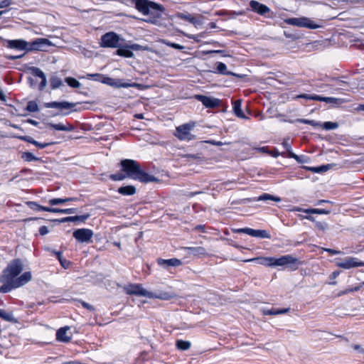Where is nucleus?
Segmentation results:
<instances>
[{"mask_svg":"<svg viewBox=\"0 0 364 364\" xmlns=\"http://www.w3.org/2000/svg\"><path fill=\"white\" fill-rule=\"evenodd\" d=\"M23 264L20 258L11 260L0 274V293L6 294L21 287L32 279L31 272H24Z\"/></svg>","mask_w":364,"mask_h":364,"instance_id":"obj_1","label":"nucleus"},{"mask_svg":"<svg viewBox=\"0 0 364 364\" xmlns=\"http://www.w3.org/2000/svg\"><path fill=\"white\" fill-rule=\"evenodd\" d=\"M122 170L110 176L113 181H122L127 178L136 179L142 183H149L156 181L157 179L154 176L144 171L140 165L134 160L124 159L120 162Z\"/></svg>","mask_w":364,"mask_h":364,"instance_id":"obj_2","label":"nucleus"},{"mask_svg":"<svg viewBox=\"0 0 364 364\" xmlns=\"http://www.w3.org/2000/svg\"><path fill=\"white\" fill-rule=\"evenodd\" d=\"M259 260V264L267 267H284L286 266L291 271H295L299 268L301 262L298 258L291 255H284L279 257H264L250 259Z\"/></svg>","mask_w":364,"mask_h":364,"instance_id":"obj_3","label":"nucleus"},{"mask_svg":"<svg viewBox=\"0 0 364 364\" xmlns=\"http://www.w3.org/2000/svg\"><path fill=\"white\" fill-rule=\"evenodd\" d=\"M291 208L287 209L289 211L304 212L306 213V215H301V218L306 219L310 221H315V218L312 216V214H325L327 215L331 213L330 209L326 208H306L304 209L299 206H291Z\"/></svg>","mask_w":364,"mask_h":364,"instance_id":"obj_4","label":"nucleus"},{"mask_svg":"<svg viewBox=\"0 0 364 364\" xmlns=\"http://www.w3.org/2000/svg\"><path fill=\"white\" fill-rule=\"evenodd\" d=\"M124 291L127 295H134L148 298L152 296L151 291L144 289L141 284H129L124 287Z\"/></svg>","mask_w":364,"mask_h":364,"instance_id":"obj_5","label":"nucleus"},{"mask_svg":"<svg viewBox=\"0 0 364 364\" xmlns=\"http://www.w3.org/2000/svg\"><path fill=\"white\" fill-rule=\"evenodd\" d=\"M122 38L119 35L114 32H108L101 37L100 43L101 47L104 48H118L120 46Z\"/></svg>","mask_w":364,"mask_h":364,"instance_id":"obj_6","label":"nucleus"},{"mask_svg":"<svg viewBox=\"0 0 364 364\" xmlns=\"http://www.w3.org/2000/svg\"><path fill=\"white\" fill-rule=\"evenodd\" d=\"M94 232L91 229L85 228L75 229L73 232V237L77 242L86 244L92 242V238Z\"/></svg>","mask_w":364,"mask_h":364,"instance_id":"obj_7","label":"nucleus"},{"mask_svg":"<svg viewBox=\"0 0 364 364\" xmlns=\"http://www.w3.org/2000/svg\"><path fill=\"white\" fill-rule=\"evenodd\" d=\"M194 127V124H184L176 127L175 136L181 141H191L195 139L191 134V130Z\"/></svg>","mask_w":364,"mask_h":364,"instance_id":"obj_8","label":"nucleus"},{"mask_svg":"<svg viewBox=\"0 0 364 364\" xmlns=\"http://www.w3.org/2000/svg\"><path fill=\"white\" fill-rule=\"evenodd\" d=\"M136 8L144 14H149L151 9L160 10V5L147 0H136Z\"/></svg>","mask_w":364,"mask_h":364,"instance_id":"obj_9","label":"nucleus"},{"mask_svg":"<svg viewBox=\"0 0 364 364\" xmlns=\"http://www.w3.org/2000/svg\"><path fill=\"white\" fill-rule=\"evenodd\" d=\"M336 266L344 269H350L354 267H364V262L357 257H349L337 262Z\"/></svg>","mask_w":364,"mask_h":364,"instance_id":"obj_10","label":"nucleus"},{"mask_svg":"<svg viewBox=\"0 0 364 364\" xmlns=\"http://www.w3.org/2000/svg\"><path fill=\"white\" fill-rule=\"evenodd\" d=\"M286 22L289 25L299 26V27H306L309 28H315L317 26L313 23L311 20L308 18L301 17V18H290L286 20Z\"/></svg>","mask_w":364,"mask_h":364,"instance_id":"obj_11","label":"nucleus"},{"mask_svg":"<svg viewBox=\"0 0 364 364\" xmlns=\"http://www.w3.org/2000/svg\"><path fill=\"white\" fill-rule=\"evenodd\" d=\"M269 201L280 203L282 202V199L279 197H277L268 193H264L257 198H245L243 199L242 203H257V202H263V203H269Z\"/></svg>","mask_w":364,"mask_h":364,"instance_id":"obj_12","label":"nucleus"},{"mask_svg":"<svg viewBox=\"0 0 364 364\" xmlns=\"http://www.w3.org/2000/svg\"><path fill=\"white\" fill-rule=\"evenodd\" d=\"M90 217L89 213H85L82 215H76L72 216H66L60 219L55 220V221L59 223H74L75 224H80L85 223Z\"/></svg>","mask_w":364,"mask_h":364,"instance_id":"obj_13","label":"nucleus"},{"mask_svg":"<svg viewBox=\"0 0 364 364\" xmlns=\"http://www.w3.org/2000/svg\"><path fill=\"white\" fill-rule=\"evenodd\" d=\"M51 45V42L46 38H37L33 42L29 43V48H28V50L29 52L33 50L44 51L46 50V48Z\"/></svg>","mask_w":364,"mask_h":364,"instance_id":"obj_14","label":"nucleus"},{"mask_svg":"<svg viewBox=\"0 0 364 364\" xmlns=\"http://www.w3.org/2000/svg\"><path fill=\"white\" fill-rule=\"evenodd\" d=\"M156 262L158 265L166 269L169 267H179L182 264L181 260L175 257L170 259L158 258Z\"/></svg>","mask_w":364,"mask_h":364,"instance_id":"obj_15","label":"nucleus"},{"mask_svg":"<svg viewBox=\"0 0 364 364\" xmlns=\"http://www.w3.org/2000/svg\"><path fill=\"white\" fill-rule=\"evenodd\" d=\"M195 97L201 102L203 105L208 108H214L220 105V100L215 97L201 95H196Z\"/></svg>","mask_w":364,"mask_h":364,"instance_id":"obj_16","label":"nucleus"},{"mask_svg":"<svg viewBox=\"0 0 364 364\" xmlns=\"http://www.w3.org/2000/svg\"><path fill=\"white\" fill-rule=\"evenodd\" d=\"M105 82L113 87L119 88V87H141V85L140 84L133 82V83H126L122 82L120 80L112 79V78H107Z\"/></svg>","mask_w":364,"mask_h":364,"instance_id":"obj_17","label":"nucleus"},{"mask_svg":"<svg viewBox=\"0 0 364 364\" xmlns=\"http://www.w3.org/2000/svg\"><path fill=\"white\" fill-rule=\"evenodd\" d=\"M69 329H70V327L68 326H65L59 328L56 331V333H55L56 340L58 341L63 343H69L72 339L71 336H67V331Z\"/></svg>","mask_w":364,"mask_h":364,"instance_id":"obj_18","label":"nucleus"},{"mask_svg":"<svg viewBox=\"0 0 364 364\" xmlns=\"http://www.w3.org/2000/svg\"><path fill=\"white\" fill-rule=\"evenodd\" d=\"M8 46L18 50H24V53L29 52V43L24 40H11L8 42Z\"/></svg>","mask_w":364,"mask_h":364,"instance_id":"obj_19","label":"nucleus"},{"mask_svg":"<svg viewBox=\"0 0 364 364\" xmlns=\"http://www.w3.org/2000/svg\"><path fill=\"white\" fill-rule=\"evenodd\" d=\"M290 311V308H262L261 312L264 316H276L279 314H287Z\"/></svg>","mask_w":364,"mask_h":364,"instance_id":"obj_20","label":"nucleus"},{"mask_svg":"<svg viewBox=\"0 0 364 364\" xmlns=\"http://www.w3.org/2000/svg\"><path fill=\"white\" fill-rule=\"evenodd\" d=\"M184 250L188 255L196 256L198 257H200L201 256H205L208 255L205 248L202 246L186 247H184Z\"/></svg>","mask_w":364,"mask_h":364,"instance_id":"obj_21","label":"nucleus"},{"mask_svg":"<svg viewBox=\"0 0 364 364\" xmlns=\"http://www.w3.org/2000/svg\"><path fill=\"white\" fill-rule=\"evenodd\" d=\"M250 6L252 11L257 12L260 15H263L269 11V9L267 6L260 4L257 1H251L250 3Z\"/></svg>","mask_w":364,"mask_h":364,"instance_id":"obj_22","label":"nucleus"},{"mask_svg":"<svg viewBox=\"0 0 364 364\" xmlns=\"http://www.w3.org/2000/svg\"><path fill=\"white\" fill-rule=\"evenodd\" d=\"M75 106L74 103L68 102H52L45 103V107L47 108H57V109H69Z\"/></svg>","mask_w":364,"mask_h":364,"instance_id":"obj_23","label":"nucleus"},{"mask_svg":"<svg viewBox=\"0 0 364 364\" xmlns=\"http://www.w3.org/2000/svg\"><path fill=\"white\" fill-rule=\"evenodd\" d=\"M52 253L53 255H55L56 256V259L58 260V262H60V265L64 268V269H68L70 267V264H71V262L65 259L63 257V252L60 251V250H53L52 251Z\"/></svg>","mask_w":364,"mask_h":364,"instance_id":"obj_24","label":"nucleus"},{"mask_svg":"<svg viewBox=\"0 0 364 364\" xmlns=\"http://www.w3.org/2000/svg\"><path fill=\"white\" fill-rule=\"evenodd\" d=\"M152 296H149V299H159L161 300H171L175 297V294L173 293L167 292V291H161L158 294L152 292Z\"/></svg>","mask_w":364,"mask_h":364,"instance_id":"obj_25","label":"nucleus"},{"mask_svg":"<svg viewBox=\"0 0 364 364\" xmlns=\"http://www.w3.org/2000/svg\"><path fill=\"white\" fill-rule=\"evenodd\" d=\"M251 237L260 238V239H271L272 236L270 233L266 230L262 229H253Z\"/></svg>","mask_w":364,"mask_h":364,"instance_id":"obj_26","label":"nucleus"},{"mask_svg":"<svg viewBox=\"0 0 364 364\" xmlns=\"http://www.w3.org/2000/svg\"><path fill=\"white\" fill-rule=\"evenodd\" d=\"M0 318L5 321L12 323L18 322L16 318L14 317L12 312H7L4 309H0Z\"/></svg>","mask_w":364,"mask_h":364,"instance_id":"obj_27","label":"nucleus"},{"mask_svg":"<svg viewBox=\"0 0 364 364\" xmlns=\"http://www.w3.org/2000/svg\"><path fill=\"white\" fill-rule=\"evenodd\" d=\"M33 210L37 211H46L54 213H63V208H54L53 206H31Z\"/></svg>","mask_w":364,"mask_h":364,"instance_id":"obj_28","label":"nucleus"},{"mask_svg":"<svg viewBox=\"0 0 364 364\" xmlns=\"http://www.w3.org/2000/svg\"><path fill=\"white\" fill-rule=\"evenodd\" d=\"M191 346V343L188 341H185L182 339H178L176 341V347L179 350H187Z\"/></svg>","mask_w":364,"mask_h":364,"instance_id":"obj_29","label":"nucleus"},{"mask_svg":"<svg viewBox=\"0 0 364 364\" xmlns=\"http://www.w3.org/2000/svg\"><path fill=\"white\" fill-rule=\"evenodd\" d=\"M119 193L124 196H132L134 195L136 192V188L134 186H127L120 187L118 189Z\"/></svg>","mask_w":364,"mask_h":364,"instance_id":"obj_30","label":"nucleus"},{"mask_svg":"<svg viewBox=\"0 0 364 364\" xmlns=\"http://www.w3.org/2000/svg\"><path fill=\"white\" fill-rule=\"evenodd\" d=\"M233 109L235 114L240 118L242 119H247V117L244 114L241 109V101L236 100L234 102Z\"/></svg>","mask_w":364,"mask_h":364,"instance_id":"obj_31","label":"nucleus"},{"mask_svg":"<svg viewBox=\"0 0 364 364\" xmlns=\"http://www.w3.org/2000/svg\"><path fill=\"white\" fill-rule=\"evenodd\" d=\"M68 202H77L75 198H53L49 200L50 205H56L58 203H65Z\"/></svg>","mask_w":364,"mask_h":364,"instance_id":"obj_32","label":"nucleus"},{"mask_svg":"<svg viewBox=\"0 0 364 364\" xmlns=\"http://www.w3.org/2000/svg\"><path fill=\"white\" fill-rule=\"evenodd\" d=\"M48 126L51 128H53L56 130H59V131H72L73 130V127L71 126V125H64V124H52V123H50L48 124Z\"/></svg>","mask_w":364,"mask_h":364,"instance_id":"obj_33","label":"nucleus"},{"mask_svg":"<svg viewBox=\"0 0 364 364\" xmlns=\"http://www.w3.org/2000/svg\"><path fill=\"white\" fill-rule=\"evenodd\" d=\"M333 166H334V164H327V165H323L319 167H309L306 168L308 170L311 171L314 173H320V172H325L331 168Z\"/></svg>","mask_w":364,"mask_h":364,"instance_id":"obj_34","label":"nucleus"},{"mask_svg":"<svg viewBox=\"0 0 364 364\" xmlns=\"http://www.w3.org/2000/svg\"><path fill=\"white\" fill-rule=\"evenodd\" d=\"M20 139L23 141H26L27 142H29L31 144H33L36 145V146H38L41 149L45 148L50 144L48 143H45V144L39 143V142L36 141V140H34L32 137L28 136H21Z\"/></svg>","mask_w":364,"mask_h":364,"instance_id":"obj_35","label":"nucleus"},{"mask_svg":"<svg viewBox=\"0 0 364 364\" xmlns=\"http://www.w3.org/2000/svg\"><path fill=\"white\" fill-rule=\"evenodd\" d=\"M117 54L126 58H132L134 55V53L127 47L124 48H119L117 50Z\"/></svg>","mask_w":364,"mask_h":364,"instance_id":"obj_36","label":"nucleus"},{"mask_svg":"<svg viewBox=\"0 0 364 364\" xmlns=\"http://www.w3.org/2000/svg\"><path fill=\"white\" fill-rule=\"evenodd\" d=\"M178 17L194 25H197L198 23V21L196 20V18L189 14H178Z\"/></svg>","mask_w":364,"mask_h":364,"instance_id":"obj_37","label":"nucleus"},{"mask_svg":"<svg viewBox=\"0 0 364 364\" xmlns=\"http://www.w3.org/2000/svg\"><path fill=\"white\" fill-rule=\"evenodd\" d=\"M50 86L53 89H57L63 85V82L60 78L56 76H53L50 78Z\"/></svg>","mask_w":364,"mask_h":364,"instance_id":"obj_38","label":"nucleus"},{"mask_svg":"<svg viewBox=\"0 0 364 364\" xmlns=\"http://www.w3.org/2000/svg\"><path fill=\"white\" fill-rule=\"evenodd\" d=\"M322 102H326L327 103H331V104L340 105V104L343 103L346 101L344 100H342L340 98L323 97Z\"/></svg>","mask_w":364,"mask_h":364,"instance_id":"obj_39","label":"nucleus"},{"mask_svg":"<svg viewBox=\"0 0 364 364\" xmlns=\"http://www.w3.org/2000/svg\"><path fill=\"white\" fill-rule=\"evenodd\" d=\"M65 81L68 84L69 86L74 87V88H78L80 87L81 84L79 81H77L76 79L68 77L65 79Z\"/></svg>","mask_w":364,"mask_h":364,"instance_id":"obj_40","label":"nucleus"},{"mask_svg":"<svg viewBox=\"0 0 364 364\" xmlns=\"http://www.w3.org/2000/svg\"><path fill=\"white\" fill-rule=\"evenodd\" d=\"M217 69L220 73H222L223 75H235V74H234L233 73L228 72L227 70V67L225 64H224L223 63H218L217 65Z\"/></svg>","mask_w":364,"mask_h":364,"instance_id":"obj_41","label":"nucleus"},{"mask_svg":"<svg viewBox=\"0 0 364 364\" xmlns=\"http://www.w3.org/2000/svg\"><path fill=\"white\" fill-rule=\"evenodd\" d=\"M341 270L333 271L329 276L330 282H328L329 285H336L337 282L335 280L336 278L341 274Z\"/></svg>","mask_w":364,"mask_h":364,"instance_id":"obj_42","label":"nucleus"},{"mask_svg":"<svg viewBox=\"0 0 364 364\" xmlns=\"http://www.w3.org/2000/svg\"><path fill=\"white\" fill-rule=\"evenodd\" d=\"M21 158L25 160L26 161H38V159L31 152H23L21 154Z\"/></svg>","mask_w":364,"mask_h":364,"instance_id":"obj_43","label":"nucleus"},{"mask_svg":"<svg viewBox=\"0 0 364 364\" xmlns=\"http://www.w3.org/2000/svg\"><path fill=\"white\" fill-rule=\"evenodd\" d=\"M296 122H301V123H304V124H309V125H311L314 127H317L321 126V124L319 122H316L314 120H309V119H296Z\"/></svg>","mask_w":364,"mask_h":364,"instance_id":"obj_44","label":"nucleus"},{"mask_svg":"<svg viewBox=\"0 0 364 364\" xmlns=\"http://www.w3.org/2000/svg\"><path fill=\"white\" fill-rule=\"evenodd\" d=\"M320 127H323L325 129H335L338 128V125L336 122H326L323 124H321Z\"/></svg>","mask_w":364,"mask_h":364,"instance_id":"obj_45","label":"nucleus"},{"mask_svg":"<svg viewBox=\"0 0 364 364\" xmlns=\"http://www.w3.org/2000/svg\"><path fill=\"white\" fill-rule=\"evenodd\" d=\"M288 157L294 159L299 163H306L307 161L306 158H305L304 156H298L294 153H290Z\"/></svg>","mask_w":364,"mask_h":364,"instance_id":"obj_46","label":"nucleus"},{"mask_svg":"<svg viewBox=\"0 0 364 364\" xmlns=\"http://www.w3.org/2000/svg\"><path fill=\"white\" fill-rule=\"evenodd\" d=\"M26 109L29 112H37L38 110V107L35 102L31 101L28 103Z\"/></svg>","mask_w":364,"mask_h":364,"instance_id":"obj_47","label":"nucleus"},{"mask_svg":"<svg viewBox=\"0 0 364 364\" xmlns=\"http://www.w3.org/2000/svg\"><path fill=\"white\" fill-rule=\"evenodd\" d=\"M315 223V226L317 229L320 230L324 231L328 228V224L326 222L321 221H314Z\"/></svg>","mask_w":364,"mask_h":364,"instance_id":"obj_48","label":"nucleus"},{"mask_svg":"<svg viewBox=\"0 0 364 364\" xmlns=\"http://www.w3.org/2000/svg\"><path fill=\"white\" fill-rule=\"evenodd\" d=\"M31 70L32 72V74H33L34 75H36L41 78L46 76L44 73L38 68H35V67L31 68Z\"/></svg>","mask_w":364,"mask_h":364,"instance_id":"obj_49","label":"nucleus"},{"mask_svg":"<svg viewBox=\"0 0 364 364\" xmlns=\"http://www.w3.org/2000/svg\"><path fill=\"white\" fill-rule=\"evenodd\" d=\"M282 146H284V148L287 150V151L288 152V156H289L290 153H293L291 151V144L289 141V139H284L283 142H282Z\"/></svg>","mask_w":364,"mask_h":364,"instance_id":"obj_50","label":"nucleus"},{"mask_svg":"<svg viewBox=\"0 0 364 364\" xmlns=\"http://www.w3.org/2000/svg\"><path fill=\"white\" fill-rule=\"evenodd\" d=\"M163 43L173 48H175V49H178V50H182L183 49V46H181V45H179V44H177V43H171V42H168V41H166L165 40L162 41Z\"/></svg>","mask_w":364,"mask_h":364,"instance_id":"obj_51","label":"nucleus"},{"mask_svg":"<svg viewBox=\"0 0 364 364\" xmlns=\"http://www.w3.org/2000/svg\"><path fill=\"white\" fill-rule=\"evenodd\" d=\"M127 48L134 50H146V48H144L142 46L139 45V44H132V45L127 46Z\"/></svg>","mask_w":364,"mask_h":364,"instance_id":"obj_52","label":"nucleus"},{"mask_svg":"<svg viewBox=\"0 0 364 364\" xmlns=\"http://www.w3.org/2000/svg\"><path fill=\"white\" fill-rule=\"evenodd\" d=\"M39 234L42 236L47 235L49 232L48 228L46 225H42L39 228Z\"/></svg>","mask_w":364,"mask_h":364,"instance_id":"obj_53","label":"nucleus"},{"mask_svg":"<svg viewBox=\"0 0 364 364\" xmlns=\"http://www.w3.org/2000/svg\"><path fill=\"white\" fill-rule=\"evenodd\" d=\"M193 230L194 231H200L203 233L207 232L206 228H205V225H201V224L197 225L196 226L194 227V228Z\"/></svg>","mask_w":364,"mask_h":364,"instance_id":"obj_54","label":"nucleus"},{"mask_svg":"<svg viewBox=\"0 0 364 364\" xmlns=\"http://www.w3.org/2000/svg\"><path fill=\"white\" fill-rule=\"evenodd\" d=\"M80 303H81V305L82 306V307H84L85 309H86L90 311H92L95 310V308L92 305H91L84 301H81Z\"/></svg>","mask_w":364,"mask_h":364,"instance_id":"obj_55","label":"nucleus"},{"mask_svg":"<svg viewBox=\"0 0 364 364\" xmlns=\"http://www.w3.org/2000/svg\"><path fill=\"white\" fill-rule=\"evenodd\" d=\"M63 210H64V211H63L64 214H73V213H75L78 211L77 208H65Z\"/></svg>","mask_w":364,"mask_h":364,"instance_id":"obj_56","label":"nucleus"},{"mask_svg":"<svg viewBox=\"0 0 364 364\" xmlns=\"http://www.w3.org/2000/svg\"><path fill=\"white\" fill-rule=\"evenodd\" d=\"M11 4V0H3L0 1V9L6 8L10 6Z\"/></svg>","mask_w":364,"mask_h":364,"instance_id":"obj_57","label":"nucleus"},{"mask_svg":"<svg viewBox=\"0 0 364 364\" xmlns=\"http://www.w3.org/2000/svg\"><path fill=\"white\" fill-rule=\"evenodd\" d=\"M324 251L328 252L331 255H337L340 254V252H341L339 250H337L335 249H331V248H325Z\"/></svg>","mask_w":364,"mask_h":364,"instance_id":"obj_58","label":"nucleus"},{"mask_svg":"<svg viewBox=\"0 0 364 364\" xmlns=\"http://www.w3.org/2000/svg\"><path fill=\"white\" fill-rule=\"evenodd\" d=\"M352 348L354 350H358V353H360L361 354H364V348H362L360 345H359V344H353V345H352Z\"/></svg>","mask_w":364,"mask_h":364,"instance_id":"obj_59","label":"nucleus"},{"mask_svg":"<svg viewBox=\"0 0 364 364\" xmlns=\"http://www.w3.org/2000/svg\"><path fill=\"white\" fill-rule=\"evenodd\" d=\"M352 292V289H350V288H347L344 290H342L341 291H339L337 294L338 296H342L343 295H346V294H348L349 293H351Z\"/></svg>","mask_w":364,"mask_h":364,"instance_id":"obj_60","label":"nucleus"},{"mask_svg":"<svg viewBox=\"0 0 364 364\" xmlns=\"http://www.w3.org/2000/svg\"><path fill=\"white\" fill-rule=\"evenodd\" d=\"M25 54H26V53H23L21 55H8L7 58L10 59V60H16V59L21 58L23 56H24Z\"/></svg>","mask_w":364,"mask_h":364,"instance_id":"obj_61","label":"nucleus"},{"mask_svg":"<svg viewBox=\"0 0 364 364\" xmlns=\"http://www.w3.org/2000/svg\"><path fill=\"white\" fill-rule=\"evenodd\" d=\"M41 79H42V81L40 84V88H41V90H43L47 85V80H46V76L41 77Z\"/></svg>","mask_w":364,"mask_h":364,"instance_id":"obj_62","label":"nucleus"},{"mask_svg":"<svg viewBox=\"0 0 364 364\" xmlns=\"http://www.w3.org/2000/svg\"><path fill=\"white\" fill-rule=\"evenodd\" d=\"M252 228H247V227H246V228H243V233H244V234H246V235H247L251 236V235H252Z\"/></svg>","mask_w":364,"mask_h":364,"instance_id":"obj_63","label":"nucleus"},{"mask_svg":"<svg viewBox=\"0 0 364 364\" xmlns=\"http://www.w3.org/2000/svg\"><path fill=\"white\" fill-rule=\"evenodd\" d=\"M322 98L323 97L316 95L309 96V100H311L322 101Z\"/></svg>","mask_w":364,"mask_h":364,"instance_id":"obj_64","label":"nucleus"}]
</instances>
